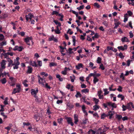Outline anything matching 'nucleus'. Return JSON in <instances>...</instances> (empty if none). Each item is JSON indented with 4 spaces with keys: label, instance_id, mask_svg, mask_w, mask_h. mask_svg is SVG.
Wrapping results in <instances>:
<instances>
[{
    "label": "nucleus",
    "instance_id": "f257e3e1",
    "mask_svg": "<svg viewBox=\"0 0 134 134\" xmlns=\"http://www.w3.org/2000/svg\"><path fill=\"white\" fill-rule=\"evenodd\" d=\"M16 88H14L12 92V94H14L16 93L20 92L21 90V85L19 83H17L16 85Z\"/></svg>",
    "mask_w": 134,
    "mask_h": 134
},
{
    "label": "nucleus",
    "instance_id": "f03ea898",
    "mask_svg": "<svg viewBox=\"0 0 134 134\" xmlns=\"http://www.w3.org/2000/svg\"><path fill=\"white\" fill-rule=\"evenodd\" d=\"M24 41L27 45L30 46V43L31 42L32 45H33L34 42L32 40V37H27L24 39Z\"/></svg>",
    "mask_w": 134,
    "mask_h": 134
},
{
    "label": "nucleus",
    "instance_id": "7ed1b4c3",
    "mask_svg": "<svg viewBox=\"0 0 134 134\" xmlns=\"http://www.w3.org/2000/svg\"><path fill=\"white\" fill-rule=\"evenodd\" d=\"M9 79L10 80V81L9 82L10 85L12 86H14L15 85L16 79L13 77H10Z\"/></svg>",
    "mask_w": 134,
    "mask_h": 134
},
{
    "label": "nucleus",
    "instance_id": "20e7f679",
    "mask_svg": "<svg viewBox=\"0 0 134 134\" xmlns=\"http://www.w3.org/2000/svg\"><path fill=\"white\" fill-rule=\"evenodd\" d=\"M38 79V82L40 85H41L43 86H44V83L45 82V80L43 79L40 76L38 75L37 76Z\"/></svg>",
    "mask_w": 134,
    "mask_h": 134
},
{
    "label": "nucleus",
    "instance_id": "39448f33",
    "mask_svg": "<svg viewBox=\"0 0 134 134\" xmlns=\"http://www.w3.org/2000/svg\"><path fill=\"white\" fill-rule=\"evenodd\" d=\"M38 92V90L37 88H36V90L34 89L31 90V93L34 97L36 98V99H37L38 97L37 96V94Z\"/></svg>",
    "mask_w": 134,
    "mask_h": 134
},
{
    "label": "nucleus",
    "instance_id": "423d86ee",
    "mask_svg": "<svg viewBox=\"0 0 134 134\" xmlns=\"http://www.w3.org/2000/svg\"><path fill=\"white\" fill-rule=\"evenodd\" d=\"M65 119L68 124H70L71 126L74 125V123L72 122V120L71 118L67 117Z\"/></svg>",
    "mask_w": 134,
    "mask_h": 134
},
{
    "label": "nucleus",
    "instance_id": "0eeeda50",
    "mask_svg": "<svg viewBox=\"0 0 134 134\" xmlns=\"http://www.w3.org/2000/svg\"><path fill=\"white\" fill-rule=\"evenodd\" d=\"M33 17H34V15L31 13H29L28 15H26L25 16L26 19L27 21H28L29 19L31 20Z\"/></svg>",
    "mask_w": 134,
    "mask_h": 134
},
{
    "label": "nucleus",
    "instance_id": "6e6552de",
    "mask_svg": "<svg viewBox=\"0 0 134 134\" xmlns=\"http://www.w3.org/2000/svg\"><path fill=\"white\" fill-rule=\"evenodd\" d=\"M6 61L4 60H2L1 63V68L2 69H4L5 68V65L6 64Z\"/></svg>",
    "mask_w": 134,
    "mask_h": 134
},
{
    "label": "nucleus",
    "instance_id": "1a4fd4ad",
    "mask_svg": "<svg viewBox=\"0 0 134 134\" xmlns=\"http://www.w3.org/2000/svg\"><path fill=\"white\" fill-rule=\"evenodd\" d=\"M7 61L8 62V67H9L13 66V61L12 60H11L10 58H9L8 60H7Z\"/></svg>",
    "mask_w": 134,
    "mask_h": 134
},
{
    "label": "nucleus",
    "instance_id": "9d476101",
    "mask_svg": "<svg viewBox=\"0 0 134 134\" xmlns=\"http://www.w3.org/2000/svg\"><path fill=\"white\" fill-rule=\"evenodd\" d=\"M76 68L77 70H79L81 68H83V65L82 63H79L76 66Z\"/></svg>",
    "mask_w": 134,
    "mask_h": 134
},
{
    "label": "nucleus",
    "instance_id": "9b49d317",
    "mask_svg": "<svg viewBox=\"0 0 134 134\" xmlns=\"http://www.w3.org/2000/svg\"><path fill=\"white\" fill-rule=\"evenodd\" d=\"M121 41L122 42H129V41L127 38L126 37H124L121 38Z\"/></svg>",
    "mask_w": 134,
    "mask_h": 134
},
{
    "label": "nucleus",
    "instance_id": "f8f14e48",
    "mask_svg": "<svg viewBox=\"0 0 134 134\" xmlns=\"http://www.w3.org/2000/svg\"><path fill=\"white\" fill-rule=\"evenodd\" d=\"M82 110L84 113L86 115H87V113L85 110L86 107L84 105H83L82 107Z\"/></svg>",
    "mask_w": 134,
    "mask_h": 134
},
{
    "label": "nucleus",
    "instance_id": "ddd939ff",
    "mask_svg": "<svg viewBox=\"0 0 134 134\" xmlns=\"http://www.w3.org/2000/svg\"><path fill=\"white\" fill-rule=\"evenodd\" d=\"M27 82L28 81L26 80H25L23 81L22 83L25 87H26L28 86V84L27 83Z\"/></svg>",
    "mask_w": 134,
    "mask_h": 134
},
{
    "label": "nucleus",
    "instance_id": "4468645a",
    "mask_svg": "<svg viewBox=\"0 0 134 134\" xmlns=\"http://www.w3.org/2000/svg\"><path fill=\"white\" fill-rule=\"evenodd\" d=\"M74 120H75L74 123L76 124L79 121L78 116L76 115V114H75L74 115Z\"/></svg>",
    "mask_w": 134,
    "mask_h": 134
},
{
    "label": "nucleus",
    "instance_id": "2eb2a0df",
    "mask_svg": "<svg viewBox=\"0 0 134 134\" xmlns=\"http://www.w3.org/2000/svg\"><path fill=\"white\" fill-rule=\"evenodd\" d=\"M88 122V119L86 118H84L82 120V122L81 123L82 124H85Z\"/></svg>",
    "mask_w": 134,
    "mask_h": 134
},
{
    "label": "nucleus",
    "instance_id": "dca6fc26",
    "mask_svg": "<svg viewBox=\"0 0 134 134\" xmlns=\"http://www.w3.org/2000/svg\"><path fill=\"white\" fill-rule=\"evenodd\" d=\"M56 77L58 79V80L60 81H62L63 80V78L61 77V76L59 74L56 75Z\"/></svg>",
    "mask_w": 134,
    "mask_h": 134
},
{
    "label": "nucleus",
    "instance_id": "f3484780",
    "mask_svg": "<svg viewBox=\"0 0 134 134\" xmlns=\"http://www.w3.org/2000/svg\"><path fill=\"white\" fill-rule=\"evenodd\" d=\"M31 65L34 67H37L38 66V65L36 64V62L35 61L31 62Z\"/></svg>",
    "mask_w": 134,
    "mask_h": 134
},
{
    "label": "nucleus",
    "instance_id": "a211bd4d",
    "mask_svg": "<svg viewBox=\"0 0 134 134\" xmlns=\"http://www.w3.org/2000/svg\"><path fill=\"white\" fill-rule=\"evenodd\" d=\"M128 16H127V14H126L124 15V22H126L128 20Z\"/></svg>",
    "mask_w": 134,
    "mask_h": 134
},
{
    "label": "nucleus",
    "instance_id": "6ab92c4d",
    "mask_svg": "<svg viewBox=\"0 0 134 134\" xmlns=\"http://www.w3.org/2000/svg\"><path fill=\"white\" fill-rule=\"evenodd\" d=\"M34 118L37 121H38L40 119V117L38 115H35L34 116Z\"/></svg>",
    "mask_w": 134,
    "mask_h": 134
},
{
    "label": "nucleus",
    "instance_id": "aec40b11",
    "mask_svg": "<svg viewBox=\"0 0 134 134\" xmlns=\"http://www.w3.org/2000/svg\"><path fill=\"white\" fill-rule=\"evenodd\" d=\"M117 97L119 98H120L121 100H123L124 98V96L121 94H119L117 96Z\"/></svg>",
    "mask_w": 134,
    "mask_h": 134
},
{
    "label": "nucleus",
    "instance_id": "412c9836",
    "mask_svg": "<svg viewBox=\"0 0 134 134\" xmlns=\"http://www.w3.org/2000/svg\"><path fill=\"white\" fill-rule=\"evenodd\" d=\"M32 71V68L30 66H28V69L27 70V72L29 73H31Z\"/></svg>",
    "mask_w": 134,
    "mask_h": 134
},
{
    "label": "nucleus",
    "instance_id": "4be33fe9",
    "mask_svg": "<svg viewBox=\"0 0 134 134\" xmlns=\"http://www.w3.org/2000/svg\"><path fill=\"white\" fill-rule=\"evenodd\" d=\"M81 91L82 93H88L89 91L88 89L86 88L82 90Z\"/></svg>",
    "mask_w": 134,
    "mask_h": 134
},
{
    "label": "nucleus",
    "instance_id": "5701e85b",
    "mask_svg": "<svg viewBox=\"0 0 134 134\" xmlns=\"http://www.w3.org/2000/svg\"><path fill=\"white\" fill-rule=\"evenodd\" d=\"M116 118L118 119L119 121H120V120L122 118V116L121 115L117 114L116 115Z\"/></svg>",
    "mask_w": 134,
    "mask_h": 134
},
{
    "label": "nucleus",
    "instance_id": "b1692460",
    "mask_svg": "<svg viewBox=\"0 0 134 134\" xmlns=\"http://www.w3.org/2000/svg\"><path fill=\"white\" fill-rule=\"evenodd\" d=\"M93 110L94 111H96L99 108V107L97 105H96L93 106Z\"/></svg>",
    "mask_w": 134,
    "mask_h": 134
},
{
    "label": "nucleus",
    "instance_id": "393cba45",
    "mask_svg": "<svg viewBox=\"0 0 134 134\" xmlns=\"http://www.w3.org/2000/svg\"><path fill=\"white\" fill-rule=\"evenodd\" d=\"M0 81L3 84L7 82L6 79L5 78H4L3 79H1V80H0Z\"/></svg>",
    "mask_w": 134,
    "mask_h": 134
},
{
    "label": "nucleus",
    "instance_id": "a878e982",
    "mask_svg": "<svg viewBox=\"0 0 134 134\" xmlns=\"http://www.w3.org/2000/svg\"><path fill=\"white\" fill-rule=\"evenodd\" d=\"M57 64L54 62H51L49 63V66L50 67L57 66Z\"/></svg>",
    "mask_w": 134,
    "mask_h": 134
},
{
    "label": "nucleus",
    "instance_id": "bb28decb",
    "mask_svg": "<svg viewBox=\"0 0 134 134\" xmlns=\"http://www.w3.org/2000/svg\"><path fill=\"white\" fill-rule=\"evenodd\" d=\"M8 98L7 97H6L5 98L3 102V103L5 105H7L8 104Z\"/></svg>",
    "mask_w": 134,
    "mask_h": 134
},
{
    "label": "nucleus",
    "instance_id": "cd10ccee",
    "mask_svg": "<svg viewBox=\"0 0 134 134\" xmlns=\"http://www.w3.org/2000/svg\"><path fill=\"white\" fill-rule=\"evenodd\" d=\"M102 59L100 57H98L97 60V63L100 64L101 63Z\"/></svg>",
    "mask_w": 134,
    "mask_h": 134
},
{
    "label": "nucleus",
    "instance_id": "c85d7f7f",
    "mask_svg": "<svg viewBox=\"0 0 134 134\" xmlns=\"http://www.w3.org/2000/svg\"><path fill=\"white\" fill-rule=\"evenodd\" d=\"M3 55L4 56V58H7V60H8L9 58H10L9 57V55L8 53H4V54H3Z\"/></svg>",
    "mask_w": 134,
    "mask_h": 134
},
{
    "label": "nucleus",
    "instance_id": "c756f323",
    "mask_svg": "<svg viewBox=\"0 0 134 134\" xmlns=\"http://www.w3.org/2000/svg\"><path fill=\"white\" fill-rule=\"evenodd\" d=\"M20 64V63L19 61H16L14 60V63H13V66L14 65H19Z\"/></svg>",
    "mask_w": 134,
    "mask_h": 134
},
{
    "label": "nucleus",
    "instance_id": "7c9ffc66",
    "mask_svg": "<svg viewBox=\"0 0 134 134\" xmlns=\"http://www.w3.org/2000/svg\"><path fill=\"white\" fill-rule=\"evenodd\" d=\"M93 100L94 101L96 105H97L98 104V102L99 101L98 99H97L95 98H93Z\"/></svg>",
    "mask_w": 134,
    "mask_h": 134
},
{
    "label": "nucleus",
    "instance_id": "2f4dec72",
    "mask_svg": "<svg viewBox=\"0 0 134 134\" xmlns=\"http://www.w3.org/2000/svg\"><path fill=\"white\" fill-rule=\"evenodd\" d=\"M75 96L76 98H78L79 97H80L81 96V94L79 92H77L76 94L75 95Z\"/></svg>",
    "mask_w": 134,
    "mask_h": 134
},
{
    "label": "nucleus",
    "instance_id": "473e14b6",
    "mask_svg": "<svg viewBox=\"0 0 134 134\" xmlns=\"http://www.w3.org/2000/svg\"><path fill=\"white\" fill-rule=\"evenodd\" d=\"M99 81L98 79L96 77H94V78L93 82L95 84L97 82H98Z\"/></svg>",
    "mask_w": 134,
    "mask_h": 134
},
{
    "label": "nucleus",
    "instance_id": "72a5a7b5",
    "mask_svg": "<svg viewBox=\"0 0 134 134\" xmlns=\"http://www.w3.org/2000/svg\"><path fill=\"white\" fill-rule=\"evenodd\" d=\"M102 24L106 27H107L108 26V23L106 21H103L102 23Z\"/></svg>",
    "mask_w": 134,
    "mask_h": 134
},
{
    "label": "nucleus",
    "instance_id": "f704fd0d",
    "mask_svg": "<svg viewBox=\"0 0 134 134\" xmlns=\"http://www.w3.org/2000/svg\"><path fill=\"white\" fill-rule=\"evenodd\" d=\"M94 7H96L97 8H99L100 7V5H99L97 2H96L94 3Z\"/></svg>",
    "mask_w": 134,
    "mask_h": 134
},
{
    "label": "nucleus",
    "instance_id": "c9c22d12",
    "mask_svg": "<svg viewBox=\"0 0 134 134\" xmlns=\"http://www.w3.org/2000/svg\"><path fill=\"white\" fill-rule=\"evenodd\" d=\"M38 64V66H39L41 67L42 66V63L41 61L38 60L37 61Z\"/></svg>",
    "mask_w": 134,
    "mask_h": 134
},
{
    "label": "nucleus",
    "instance_id": "e433bc0d",
    "mask_svg": "<svg viewBox=\"0 0 134 134\" xmlns=\"http://www.w3.org/2000/svg\"><path fill=\"white\" fill-rule=\"evenodd\" d=\"M127 108L129 110H131V105L130 103H128L127 106Z\"/></svg>",
    "mask_w": 134,
    "mask_h": 134
},
{
    "label": "nucleus",
    "instance_id": "4c0bfd02",
    "mask_svg": "<svg viewBox=\"0 0 134 134\" xmlns=\"http://www.w3.org/2000/svg\"><path fill=\"white\" fill-rule=\"evenodd\" d=\"M84 8V6L83 5H80L79 7H78L77 8V9L78 10H80L81 9H83Z\"/></svg>",
    "mask_w": 134,
    "mask_h": 134
},
{
    "label": "nucleus",
    "instance_id": "58836bf2",
    "mask_svg": "<svg viewBox=\"0 0 134 134\" xmlns=\"http://www.w3.org/2000/svg\"><path fill=\"white\" fill-rule=\"evenodd\" d=\"M104 95H106L107 94H108L109 93V92L108 91L107 89H104Z\"/></svg>",
    "mask_w": 134,
    "mask_h": 134
},
{
    "label": "nucleus",
    "instance_id": "ea45409f",
    "mask_svg": "<svg viewBox=\"0 0 134 134\" xmlns=\"http://www.w3.org/2000/svg\"><path fill=\"white\" fill-rule=\"evenodd\" d=\"M124 75L123 73H121L120 75V77L122 79L124 80H125Z\"/></svg>",
    "mask_w": 134,
    "mask_h": 134
},
{
    "label": "nucleus",
    "instance_id": "a19ab883",
    "mask_svg": "<svg viewBox=\"0 0 134 134\" xmlns=\"http://www.w3.org/2000/svg\"><path fill=\"white\" fill-rule=\"evenodd\" d=\"M23 127L25 126H28L30 125V124L28 122L27 123L25 122H24L23 123Z\"/></svg>",
    "mask_w": 134,
    "mask_h": 134
},
{
    "label": "nucleus",
    "instance_id": "79ce46f5",
    "mask_svg": "<svg viewBox=\"0 0 134 134\" xmlns=\"http://www.w3.org/2000/svg\"><path fill=\"white\" fill-rule=\"evenodd\" d=\"M99 68L101 69L102 70H104L105 69L104 66L102 64H101L100 65Z\"/></svg>",
    "mask_w": 134,
    "mask_h": 134
},
{
    "label": "nucleus",
    "instance_id": "37998d69",
    "mask_svg": "<svg viewBox=\"0 0 134 134\" xmlns=\"http://www.w3.org/2000/svg\"><path fill=\"white\" fill-rule=\"evenodd\" d=\"M113 113L111 111H110L109 113V114H108V116H109V119H110L111 118L112 116L113 115Z\"/></svg>",
    "mask_w": 134,
    "mask_h": 134
},
{
    "label": "nucleus",
    "instance_id": "c03bdc74",
    "mask_svg": "<svg viewBox=\"0 0 134 134\" xmlns=\"http://www.w3.org/2000/svg\"><path fill=\"white\" fill-rule=\"evenodd\" d=\"M117 48L119 49V51H124V48H123V46H118V47Z\"/></svg>",
    "mask_w": 134,
    "mask_h": 134
},
{
    "label": "nucleus",
    "instance_id": "a18cd8bd",
    "mask_svg": "<svg viewBox=\"0 0 134 134\" xmlns=\"http://www.w3.org/2000/svg\"><path fill=\"white\" fill-rule=\"evenodd\" d=\"M107 116L106 114H105L104 113H103L101 115V119H104Z\"/></svg>",
    "mask_w": 134,
    "mask_h": 134
},
{
    "label": "nucleus",
    "instance_id": "49530a36",
    "mask_svg": "<svg viewBox=\"0 0 134 134\" xmlns=\"http://www.w3.org/2000/svg\"><path fill=\"white\" fill-rule=\"evenodd\" d=\"M113 47L110 46H108L107 47V49L108 51H109L110 50L112 51V50H113Z\"/></svg>",
    "mask_w": 134,
    "mask_h": 134
},
{
    "label": "nucleus",
    "instance_id": "de8ad7c7",
    "mask_svg": "<svg viewBox=\"0 0 134 134\" xmlns=\"http://www.w3.org/2000/svg\"><path fill=\"white\" fill-rule=\"evenodd\" d=\"M9 126H8L7 127H5V129L7 130H9L11 129V127L12 126V124H11Z\"/></svg>",
    "mask_w": 134,
    "mask_h": 134
},
{
    "label": "nucleus",
    "instance_id": "09e8293b",
    "mask_svg": "<svg viewBox=\"0 0 134 134\" xmlns=\"http://www.w3.org/2000/svg\"><path fill=\"white\" fill-rule=\"evenodd\" d=\"M87 40L90 41V42H91L92 41V39L90 37V36H87Z\"/></svg>",
    "mask_w": 134,
    "mask_h": 134
},
{
    "label": "nucleus",
    "instance_id": "8fccbe9b",
    "mask_svg": "<svg viewBox=\"0 0 134 134\" xmlns=\"http://www.w3.org/2000/svg\"><path fill=\"white\" fill-rule=\"evenodd\" d=\"M119 57L122 59L124 58V56L122 53H120L119 54Z\"/></svg>",
    "mask_w": 134,
    "mask_h": 134
},
{
    "label": "nucleus",
    "instance_id": "3c124183",
    "mask_svg": "<svg viewBox=\"0 0 134 134\" xmlns=\"http://www.w3.org/2000/svg\"><path fill=\"white\" fill-rule=\"evenodd\" d=\"M44 87L49 89H50L51 88V87L48 85V84L47 83H46L45 85H44Z\"/></svg>",
    "mask_w": 134,
    "mask_h": 134
},
{
    "label": "nucleus",
    "instance_id": "603ef678",
    "mask_svg": "<svg viewBox=\"0 0 134 134\" xmlns=\"http://www.w3.org/2000/svg\"><path fill=\"white\" fill-rule=\"evenodd\" d=\"M122 111H125L127 108V107L126 106H125L124 105H123L122 106Z\"/></svg>",
    "mask_w": 134,
    "mask_h": 134
},
{
    "label": "nucleus",
    "instance_id": "864d4df0",
    "mask_svg": "<svg viewBox=\"0 0 134 134\" xmlns=\"http://www.w3.org/2000/svg\"><path fill=\"white\" fill-rule=\"evenodd\" d=\"M122 87L120 86H118V88L117 89V90L119 92H122Z\"/></svg>",
    "mask_w": 134,
    "mask_h": 134
},
{
    "label": "nucleus",
    "instance_id": "5fc2aeb1",
    "mask_svg": "<svg viewBox=\"0 0 134 134\" xmlns=\"http://www.w3.org/2000/svg\"><path fill=\"white\" fill-rule=\"evenodd\" d=\"M1 115L4 117V119H5L7 118V115L4 114V112H1Z\"/></svg>",
    "mask_w": 134,
    "mask_h": 134
},
{
    "label": "nucleus",
    "instance_id": "6e6d98bb",
    "mask_svg": "<svg viewBox=\"0 0 134 134\" xmlns=\"http://www.w3.org/2000/svg\"><path fill=\"white\" fill-rule=\"evenodd\" d=\"M23 49V48L22 46H20L18 48V49H16L17 51H21Z\"/></svg>",
    "mask_w": 134,
    "mask_h": 134
},
{
    "label": "nucleus",
    "instance_id": "4d7b16f0",
    "mask_svg": "<svg viewBox=\"0 0 134 134\" xmlns=\"http://www.w3.org/2000/svg\"><path fill=\"white\" fill-rule=\"evenodd\" d=\"M112 108V110H113V108H116V105L115 103H113V105L111 107Z\"/></svg>",
    "mask_w": 134,
    "mask_h": 134
},
{
    "label": "nucleus",
    "instance_id": "13d9d810",
    "mask_svg": "<svg viewBox=\"0 0 134 134\" xmlns=\"http://www.w3.org/2000/svg\"><path fill=\"white\" fill-rule=\"evenodd\" d=\"M1 109L0 110V112L2 111H4V106L3 105H1Z\"/></svg>",
    "mask_w": 134,
    "mask_h": 134
},
{
    "label": "nucleus",
    "instance_id": "bf43d9fd",
    "mask_svg": "<svg viewBox=\"0 0 134 134\" xmlns=\"http://www.w3.org/2000/svg\"><path fill=\"white\" fill-rule=\"evenodd\" d=\"M58 14V12H57L56 11H53L52 13V15H53L54 14H55L56 15H57Z\"/></svg>",
    "mask_w": 134,
    "mask_h": 134
},
{
    "label": "nucleus",
    "instance_id": "052dcab7",
    "mask_svg": "<svg viewBox=\"0 0 134 134\" xmlns=\"http://www.w3.org/2000/svg\"><path fill=\"white\" fill-rule=\"evenodd\" d=\"M54 31L56 33L58 34H60V30L59 29L54 30Z\"/></svg>",
    "mask_w": 134,
    "mask_h": 134
},
{
    "label": "nucleus",
    "instance_id": "680f3d73",
    "mask_svg": "<svg viewBox=\"0 0 134 134\" xmlns=\"http://www.w3.org/2000/svg\"><path fill=\"white\" fill-rule=\"evenodd\" d=\"M63 103V100H58L57 102V103L58 104H59L60 103Z\"/></svg>",
    "mask_w": 134,
    "mask_h": 134
},
{
    "label": "nucleus",
    "instance_id": "e2e57ef3",
    "mask_svg": "<svg viewBox=\"0 0 134 134\" xmlns=\"http://www.w3.org/2000/svg\"><path fill=\"white\" fill-rule=\"evenodd\" d=\"M57 121L59 124H61L62 123V121H63V119L62 118L58 119Z\"/></svg>",
    "mask_w": 134,
    "mask_h": 134
},
{
    "label": "nucleus",
    "instance_id": "0e129e2a",
    "mask_svg": "<svg viewBox=\"0 0 134 134\" xmlns=\"http://www.w3.org/2000/svg\"><path fill=\"white\" fill-rule=\"evenodd\" d=\"M122 119L123 121L127 120L128 119V118L127 116H125L123 118L122 117Z\"/></svg>",
    "mask_w": 134,
    "mask_h": 134
},
{
    "label": "nucleus",
    "instance_id": "69168bd1",
    "mask_svg": "<svg viewBox=\"0 0 134 134\" xmlns=\"http://www.w3.org/2000/svg\"><path fill=\"white\" fill-rule=\"evenodd\" d=\"M20 1V0H15L13 3L14 5H18V3L17 2H18V1Z\"/></svg>",
    "mask_w": 134,
    "mask_h": 134
},
{
    "label": "nucleus",
    "instance_id": "338daca9",
    "mask_svg": "<svg viewBox=\"0 0 134 134\" xmlns=\"http://www.w3.org/2000/svg\"><path fill=\"white\" fill-rule=\"evenodd\" d=\"M130 34V37L131 38H132L133 36V35L131 31H130L129 33Z\"/></svg>",
    "mask_w": 134,
    "mask_h": 134
},
{
    "label": "nucleus",
    "instance_id": "774afa93",
    "mask_svg": "<svg viewBox=\"0 0 134 134\" xmlns=\"http://www.w3.org/2000/svg\"><path fill=\"white\" fill-rule=\"evenodd\" d=\"M113 103L112 102H107V104L108 106H109L112 107V105H113Z\"/></svg>",
    "mask_w": 134,
    "mask_h": 134
}]
</instances>
